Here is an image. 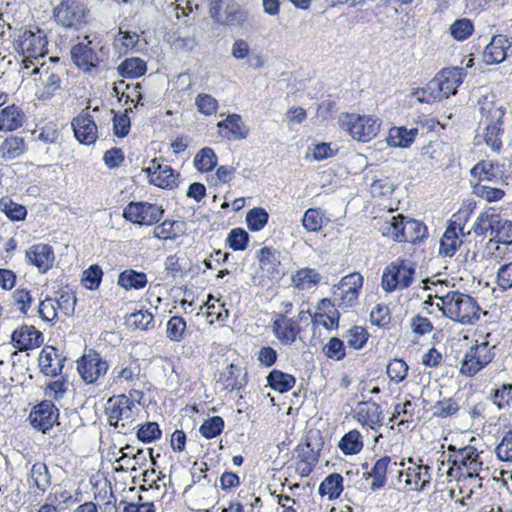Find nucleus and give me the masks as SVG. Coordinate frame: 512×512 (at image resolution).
<instances>
[{"mask_svg": "<svg viewBox=\"0 0 512 512\" xmlns=\"http://www.w3.org/2000/svg\"><path fill=\"white\" fill-rule=\"evenodd\" d=\"M23 113L15 106L10 105L0 112V131L8 132L19 128L23 123Z\"/></svg>", "mask_w": 512, "mask_h": 512, "instance_id": "30", "label": "nucleus"}, {"mask_svg": "<svg viewBox=\"0 0 512 512\" xmlns=\"http://www.w3.org/2000/svg\"><path fill=\"white\" fill-rule=\"evenodd\" d=\"M409 367L402 359L391 360L386 368L387 375L391 381L402 382L408 374Z\"/></svg>", "mask_w": 512, "mask_h": 512, "instance_id": "55", "label": "nucleus"}, {"mask_svg": "<svg viewBox=\"0 0 512 512\" xmlns=\"http://www.w3.org/2000/svg\"><path fill=\"white\" fill-rule=\"evenodd\" d=\"M267 381L273 390L280 393L291 390L296 383L293 375L284 373L280 370H272L267 376Z\"/></svg>", "mask_w": 512, "mask_h": 512, "instance_id": "36", "label": "nucleus"}, {"mask_svg": "<svg viewBox=\"0 0 512 512\" xmlns=\"http://www.w3.org/2000/svg\"><path fill=\"white\" fill-rule=\"evenodd\" d=\"M146 63L139 57L125 59L119 66L118 72L123 77L137 78L145 74Z\"/></svg>", "mask_w": 512, "mask_h": 512, "instance_id": "39", "label": "nucleus"}, {"mask_svg": "<svg viewBox=\"0 0 512 512\" xmlns=\"http://www.w3.org/2000/svg\"><path fill=\"white\" fill-rule=\"evenodd\" d=\"M58 419V409L51 402H42L30 414L31 424L43 432L50 429Z\"/></svg>", "mask_w": 512, "mask_h": 512, "instance_id": "22", "label": "nucleus"}, {"mask_svg": "<svg viewBox=\"0 0 512 512\" xmlns=\"http://www.w3.org/2000/svg\"><path fill=\"white\" fill-rule=\"evenodd\" d=\"M139 41V35L135 32H123L119 31L118 35L114 40V46L119 53H127L128 50L136 46Z\"/></svg>", "mask_w": 512, "mask_h": 512, "instance_id": "57", "label": "nucleus"}, {"mask_svg": "<svg viewBox=\"0 0 512 512\" xmlns=\"http://www.w3.org/2000/svg\"><path fill=\"white\" fill-rule=\"evenodd\" d=\"M217 126L220 129L227 130V133L224 136L229 140L245 139L249 134V129L243 123L241 116L238 114L228 115L226 119L218 122Z\"/></svg>", "mask_w": 512, "mask_h": 512, "instance_id": "27", "label": "nucleus"}, {"mask_svg": "<svg viewBox=\"0 0 512 512\" xmlns=\"http://www.w3.org/2000/svg\"><path fill=\"white\" fill-rule=\"evenodd\" d=\"M495 453L500 461H512V431L504 435L496 446Z\"/></svg>", "mask_w": 512, "mask_h": 512, "instance_id": "64", "label": "nucleus"}, {"mask_svg": "<svg viewBox=\"0 0 512 512\" xmlns=\"http://www.w3.org/2000/svg\"><path fill=\"white\" fill-rule=\"evenodd\" d=\"M27 262L40 273L47 272L54 263L55 255L51 246L43 243L30 246L25 253Z\"/></svg>", "mask_w": 512, "mask_h": 512, "instance_id": "16", "label": "nucleus"}, {"mask_svg": "<svg viewBox=\"0 0 512 512\" xmlns=\"http://www.w3.org/2000/svg\"><path fill=\"white\" fill-rule=\"evenodd\" d=\"M433 415L439 418H446L456 414L459 410L458 403L452 398L438 401L433 407Z\"/></svg>", "mask_w": 512, "mask_h": 512, "instance_id": "61", "label": "nucleus"}, {"mask_svg": "<svg viewBox=\"0 0 512 512\" xmlns=\"http://www.w3.org/2000/svg\"><path fill=\"white\" fill-rule=\"evenodd\" d=\"M11 340L19 351H27L39 347L43 343V335L34 326L22 325L13 331Z\"/></svg>", "mask_w": 512, "mask_h": 512, "instance_id": "17", "label": "nucleus"}, {"mask_svg": "<svg viewBox=\"0 0 512 512\" xmlns=\"http://www.w3.org/2000/svg\"><path fill=\"white\" fill-rule=\"evenodd\" d=\"M257 257L261 269L267 272L270 277L277 278L281 275L279 270V253L276 250L269 247H263L259 250Z\"/></svg>", "mask_w": 512, "mask_h": 512, "instance_id": "29", "label": "nucleus"}, {"mask_svg": "<svg viewBox=\"0 0 512 512\" xmlns=\"http://www.w3.org/2000/svg\"><path fill=\"white\" fill-rule=\"evenodd\" d=\"M31 478L33 479L36 487L41 491H45L50 485V475L48 468L44 463L37 462L33 464L31 468Z\"/></svg>", "mask_w": 512, "mask_h": 512, "instance_id": "56", "label": "nucleus"}, {"mask_svg": "<svg viewBox=\"0 0 512 512\" xmlns=\"http://www.w3.org/2000/svg\"><path fill=\"white\" fill-rule=\"evenodd\" d=\"M269 215L262 208L251 209L246 216V223L250 230L259 231L268 222Z\"/></svg>", "mask_w": 512, "mask_h": 512, "instance_id": "59", "label": "nucleus"}, {"mask_svg": "<svg viewBox=\"0 0 512 512\" xmlns=\"http://www.w3.org/2000/svg\"><path fill=\"white\" fill-rule=\"evenodd\" d=\"M419 134L417 127L407 128L404 126L392 127L389 130L387 143L391 147L408 148Z\"/></svg>", "mask_w": 512, "mask_h": 512, "instance_id": "28", "label": "nucleus"}, {"mask_svg": "<svg viewBox=\"0 0 512 512\" xmlns=\"http://www.w3.org/2000/svg\"><path fill=\"white\" fill-rule=\"evenodd\" d=\"M185 330V320L180 316H173L167 322L166 336L170 341L180 342L183 340Z\"/></svg>", "mask_w": 512, "mask_h": 512, "instance_id": "52", "label": "nucleus"}, {"mask_svg": "<svg viewBox=\"0 0 512 512\" xmlns=\"http://www.w3.org/2000/svg\"><path fill=\"white\" fill-rule=\"evenodd\" d=\"M241 369L234 364H230L220 375V383L224 389L233 391L243 386V378L240 377Z\"/></svg>", "mask_w": 512, "mask_h": 512, "instance_id": "41", "label": "nucleus"}, {"mask_svg": "<svg viewBox=\"0 0 512 512\" xmlns=\"http://www.w3.org/2000/svg\"><path fill=\"white\" fill-rule=\"evenodd\" d=\"M126 325L130 329L148 330L153 326V315L147 310H139L126 317Z\"/></svg>", "mask_w": 512, "mask_h": 512, "instance_id": "43", "label": "nucleus"}, {"mask_svg": "<svg viewBox=\"0 0 512 512\" xmlns=\"http://www.w3.org/2000/svg\"><path fill=\"white\" fill-rule=\"evenodd\" d=\"M464 75L462 67L445 68L426 87L417 89L413 94L420 102L441 101L456 93Z\"/></svg>", "mask_w": 512, "mask_h": 512, "instance_id": "2", "label": "nucleus"}, {"mask_svg": "<svg viewBox=\"0 0 512 512\" xmlns=\"http://www.w3.org/2000/svg\"><path fill=\"white\" fill-rule=\"evenodd\" d=\"M25 143L23 138L9 137L0 146V156L5 160H12L23 154Z\"/></svg>", "mask_w": 512, "mask_h": 512, "instance_id": "40", "label": "nucleus"}, {"mask_svg": "<svg viewBox=\"0 0 512 512\" xmlns=\"http://www.w3.org/2000/svg\"><path fill=\"white\" fill-rule=\"evenodd\" d=\"M321 496H328V498L336 499L343 491V477L338 473L328 475L320 484L318 488Z\"/></svg>", "mask_w": 512, "mask_h": 512, "instance_id": "34", "label": "nucleus"}, {"mask_svg": "<svg viewBox=\"0 0 512 512\" xmlns=\"http://www.w3.org/2000/svg\"><path fill=\"white\" fill-rule=\"evenodd\" d=\"M499 214L495 213L493 208L482 212L476 219L472 230L477 236H486L490 233L493 234L494 227L499 223Z\"/></svg>", "mask_w": 512, "mask_h": 512, "instance_id": "31", "label": "nucleus"}, {"mask_svg": "<svg viewBox=\"0 0 512 512\" xmlns=\"http://www.w3.org/2000/svg\"><path fill=\"white\" fill-rule=\"evenodd\" d=\"M340 120L350 136L361 142L372 140L380 128L379 120L372 116L345 113L341 115Z\"/></svg>", "mask_w": 512, "mask_h": 512, "instance_id": "8", "label": "nucleus"}, {"mask_svg": "<svg viewBox=\"0 0 512 512\" xmlns=\"http://www.w3.org/2000/svg\"><path fill=\"white\" fill-rule=\"evenodd\" d=\"M163 213L164 210L161 206L148 202H130L123 209V217L127 221L146 226L158 223Z\"/></svg>", "mask_w": 512, "mask_h": 512, "instance_id": "11", "label": "nucleus"}, {"mask_svg": "<svg viewBox=\"0 0 512 512\" xmlns=\"http://www.w3.org/2000/svg\"><path fill=\"white\" fill-rule=\"evenodd\" d=\"M86 42H80L71 48L70 54L74 64L84 72H90L99 64V57L90 46L92 41L85 36Z\"/></svg>", "mask_w": 512, "mask_h": 512, "instance_id": "15", "label": "nucleus"}, {"mask_svg": "<svg viewBox=\"0 0 512 512\" xmlns=\"http://www.w3.org/2000/svg\"><path fill=\"white\" fill-rule=\"evenodd\" d=\"M471 176L482 181H492L497 177L495 166L490 161L478 162L470 171Z\"/></svg>", "mask_w": 512, "mask_h": 512, "instance_id": "53", "label": "nucleus"}, {"mask_svg": "<svg viewBox=\"0 0 512 512\" xmlns=\"http://www.w3.org/2000/svg\"><path fill=\"white\" fill-rule=\"evenodd\" d=\"M0 209L12 221L24 220L27 214L25 206L14 202L9 197L0 199Z\"/></svg>", "mask_w": 512, "mask_h": 512, "instance_id": "44", "label": "nucleus"}, {"mask_svg": "<svg viewBox=\"0 0 512 512\" xmlns=\"http://www.w3.org/2000/svg\"><path fill=\"white\" fill-rule=\"evenodd\" d=\"M47 40L45 34L37 30H25L17 41L19 52L23 55V72L39 65L40 58L46 53Z\"/></svg>", "mask_w": 512, "mask_h": 512, "instance_id": "4", "label": "nucleus"}, {"mask_svg": "<svg viewBox=\"0 0 512 512\" xmlns=\"http://www.w3.org/2000/svg\"><path fill=\"white\" fill-rule=\"evenodd\" d=\"M144 172L147 173L149 182L157 187L173 189L177 186L178 175L169 165L162 164L157 159H153Z\"/></svg>", "mask_w": 512, "mask_h": 512, "instance_id": "14", "label": "nucleus"}, {"mask_svg": "<svg viewBox=\"0 0 512 512\" xmlns=\"http://www.w3.org/2000/svg\"><path fill=\"white\" fill-rule=\"evenodd\" d=\"M484 129V141L487 144V146H489L493 151H499L502 147V125L484 126Z\"/></svg>", "mask_w": 512, "mask_h": 512, "instance_id": "60", "label": "nucleus"}, {"mask_svg": "<svg viewBox=\"0 0 512 512\" xmlns=\"http://www.w3.org/2000/svg\"><path fill=\"white\" fill-rule=\"evenodd\" d=\"M339 448L345 455H354L363 448V441L360 432L356 429L350 430L339 441Z\"/></svg>", "mask_w": 512, "mask_h": 512, "instance_id": "38", "label": "nucleus"}, {"mask_svg": "<svg viewBox=\"0 0 512 512\" xmlns=\"http://www.w3.org/2000/svg\"><path fill=\"white\" fill-rule=\"evenodd\" d=\"M148 283L147 275L133 269H126L119 274L118 285L125 290L142 289Z\"/></svg>", "mask_w": 512, "mask_h": 512, "instance_id": "32", "label": "nucleus"}, {"mask_svg": "<svg viewBox=\"0 0 512 512\" xmlns=\"http://www.w3.org/2000/svg\"><path fill=\"white\" fill-rule=\"evenodd\" d=\"M390 463L389 457H383L376 461L372 470L370 472L364 473V477L366 479L372 478V482L370 485L371 490L375 491L382 487H384L386 483V474L388 470V465Z\"/></svg>", "mask_w": 512, "mask_h": 512, "instance_id": "33", "label": "nucleus"}, {"mask_svg": "<svg viewBox=\"0 0 512 512\" xmlns=\"http://www.w3.org/2000/svg\"><path fill=\"white\" fill-rule=\"evenodd\" d=\"M358 297L359 293L334 286L333 301L340 308L354 307L358 303Z\"/></svg>", "mask_w": 512, "mask_h": 512, "instance_id": "54", "label": "nucleus"}, {"mask_svg": "<svg viewBox=\"0 0 512 512\" xmlns=\"http://www.w3.org/2000/svg\"><path fill=\"white\" fill-rule=\"evenodd\" d=\"M194 165L201 172L211 171L217 165V156L213 149L202 148L195 156Z\"/></svg>", "mask_w": 512, "mask_h": 512, "instance_id": "45", "label": "nucleus"}, {"mask_svg": "<svg viewBox=\"0 0 512 512\" xmlns=\"http://www.w3.org/2000/svg\"><path fill=\"white\" fill-rule=\"evenodd\" d=\"M487 341L476 343L465 353L461 361V374L465 376H473L485 366H487L493 359L494 353Z\"/></svg>", "mask_w": 512, "mask_h": 512, "instance_id": "9", "label": "nucleus"}, {"mask_svg": "<svg viewBox=\"0 0 512 512\" xmlns=\"http://www.w3.org/2000/svg\"><path fill=\"white\" fill-rule=\"evenodd\" d=\"M72 128L77 140L86 145L93 144L97 139V126L91 115L81 113L72 120Z\"/></svg>", "mask_w": 512, "mask_h": 512, "instance_id": "20", "label": "nucleus"}, {"mask_svg": "<svg viewBox=\"0 0 512 512\" xmlns=\"http://www.w3.org/2000/svg\"><path fill=\"white\" fill-rule=\"evenodd\" d=\"M439 310L448 319L462 325H473L479 318L481 308L470 295L458 290L449 291L444 295L435 294Z\"/></svg>", "mask_w": 512, "mask_h": 512, "instance_id": "1", "label": "nucleus"}, {"mask_svg": "<svg viewBox=\"0 0 512 512\" xmlns=\"http://www.w3.org/2000/svg\"><path fill=\"white\" fill-rule=\"evenodd\" d=\"M139 368L138 367H125L122 368L114 378L115 383H126L129 388L130 396L135 394L139 395L140 391L136 389V384L139 382Z\"/></svg>", "mask_w": 512, "mask_h": 512, "instance_id": "42", "label": "nucleus"}, {"mask_svg": "<svg viewBox=\"0 0 512 512\" xmlns=\"http://www.w3.org/2000/svg\"><path fill=\"white\" fill-rule=\"evenodd\" d=\"M415 274L414 265L407 260L391 262L383 271L382 288L386 292L409 287Z\"/></svg>", "mask_w": 512, "mask_h": 512, "instance_id": "7", "label": "nucleus"}, {"mask_svg": "<svg viewBox=\"0 0 512 512\" xmlns=\"http://www.w3.org/2000/svg\"><path fill=\"white\" fill-rule=\"evenodd\" d=\"M320 274L311 268H302L293 276L292 281L296 288L300 290H308L316 286L320 281Z\"/></svg>", "mask_w": 512, "mask_h": 512, "instance_id": "37", "label": "nucleus"}, {"mask_svg": "<svg viewBox=\"0 0 512 512\" xmlns=\"http://www.w3.org/2000/svg\"><path fill=\"white\" fill-rule=\"evenodd\" d=\"M324 214L318 208H309L304 213L302 225L308 232H318L322 229Z\"/></svg>", "mask_w": 512, "mask_h": 512, "instance_id": "48", "label": "nucleus"}, {"mask_svg": "<svg viewBox=\"0 0 512 512\" xmlns=\"http://www.w3.org/2000/svg\"><path fill=\"white\" fill-rule=\"evenodd\" d=\"M211 17L222 25H239L246 19V11L234 0H210Z\"/></svg>", "mask_w": 512, "mask_h": 512, "instance_id": "10", "label": "nucleus"}, {"mask_svg": "<svg viewBox=\"0 0 512 512\" xmlns=\"http://www.w3.org/2000/svg\"><path fill=\"white\" fill-rule=\"evenodd\" d=\"M480 105V125H502L503 117L505 115V108L496 102L489 101L487 97L479 100Z\"/></svg>", "mask_w": 512, "mask_h": 512, "instance_id": "25", "label": "nucleus"}, {"mask_svg": "<svg viewBox=\"0 0 512 512\" xmlns=\"http://www.w3.org/2000/svg\"><path fill=\"white\" fill-rule=\"evenodd\" d=\"M402 220V214L394 215L392 211H387L384 215L374 219V227L384 237L400 242Z\"/></svg>", "mask_w": 512, "mask_h": 512, "instance_id": "23", "label": "nucleus"}, {"mask_svg": "<svg viewBox=\"0 0 512 512\" xmlns=\"http://www.w3.org/2000/svg\"><path fill=\"white\" fill-rule=\"evenodd\" d=\"M355 419L363 426L375 430L382 425L383 413L380 406L375 402H361L354 411Z\"/></svg>", "mask_w": 512, "mask_h": 512, "instance_id": "21", "label": "nucleus"}, {"mask_svg": "<svg viewBox=\"0 0 512 512\" xmlns=\"http://www.w3.org/2000/svg\"><path fill=\"white\" fill-rule=\"evenodd\" d=\"M62 72L63 69L57 65L50 66L42 62L39 65H35L31 70L23 72V76L39 75V79H34L41 83L36 91V95L40 100H47L60 89Z\"/></svg>", "mask_w": 512, "mask_h": 512, "instance_id": "6", "label": "nucleus"}, {"mask_svg": "<svg viewBox=\"0 0 512 512\" xmlns=\"http://www.w3.org/2000/svg\"><path fill=\"white\" fill-rule=\"evenodd\" d=\"M249 240L248 233L241 228H234L230 231L227 237V244L235 251H242L246 249Z\"/></svg>", "mask_w": 512, "mask_h": 512, "instance_id": "63", "label": "nucleus"}, {"mask_svg": "<svg viewBox=\"0 0 512 512\" xmlns=\"http://www.w3.org/2000/svg\"><path fill=\"white\" fill-rule=\"evenodd\" d=\"M301 328L295 318H288L285 315H279L272 324L274 336L283 344L291 345L296 341Z\"/></svg>", "mask_w": 512, "mask_h": 512, "instance_id": "18", "label": "nucleus"}, {"mask_svg": "<svg viewBox=\"0 0 512 512\" xmlns=\"http://www.w3.org/2000/svg\"><path fill=\"white\" fill-rule=\"evenodd\" d=\"M400 242L416 243L427 237L428 231L424 223L403 216Z\"/></svg>", "mask_w": 512, "mask_h": 512, "instance_id": "26", "label": "nucleus"}, {"mask_svg": "<svg viewBox=\"0 0 512 512\" xmlns=\"http://www.w3.org/2000/svg\"><path fill=\"white\" fill-rule=\"evenodd\" d=\"M512 46V38L505 35L493 36L483 52V61L488 64H499L507 58V51Z\"/></svg>", "mask_w": 512, "mask_h": 512, "instance_id": "19", "label": "nucleus"}, {"mask_svg": "<svg viewBox=\"0 0 512 512\" xmlns=\"http://www.w3.org/2000/svg\"><path fill=\"white\" fill-rule=\"evenodd\" d=\"M89 9L79 0H62L53 9L56 23L65 29L79 30L87 23Z\"/></svg>", "mask_w": 512, "mask_h": 512, "instance_id": "5", "label": "nucleus"}, {"mask_svg": "<svg viewBox=\"0 0 512 512\" xmlns=\"http://www.w3.org/2000/svg\"><path fill=\"white\" fill-rule=\"evenodd\" d=\"M368 338V332L361 326L351 327L345 335L348 346L356 350L363 348L367 343Z\"/></svg>", "mask_w": 512, "mask_h": 512, "instance_id": "51", "label": "nucleus"}, {"mask_svg": "<svg viewBox=\"0 0 512 512\" xmlns=\"http://www.w3.org/2000/svg\"><path fill=\"white\" fill-rule=\"evenodd\" d=\"M449 30L456 41H464L472 35L474 24L468 18H459L451 24Z\"/></svg>", "mask_w": 512, "mask_h": 512, "instance_id": "46", "label": "nucleus"}, {"mask_svg": "<svg viewBox=\"0 0 512 512\" xmlns=\"http://www.w3.org/2000/svg\"><path fill=\"white\" fill-rule=\"evenodd\" d=\"M119 452L121 456L116 461L121 463L122 467H135V464L139 463V460L146 459V455L142 449H135V447L131 445H126L121 448Z\"/></svg>", "mask_w": 512, "mask_h": 512, "instance_id": "49", "label": "nucleus"}, {"mask_svg": "<svg viewBox=\"0 0 512 512\" xmlns=\"http://www.w3.org/2000/svg\"><path fill=\"white\" fill-rule=\"evenodd\" d=\"M407 464L406 469L398 470L399 479L405 476L407 486L415 491H423L430 484V467L422 464V460L416 462L412 458H408Z\"/></svg>", "mask_w": 512, "mask_h": 512, "instance_id": "13", "label": "nucleus"}, {"mask_svg": "<svg viewBox=\"0 0 512 512\" xmlns=\"http://www.w3.org/2000/svg\"><path fill=\"white\" fill-rule=\"evenodd\" d=\"M64 361L65 358L59 355L57 350L51 346L43 348L38 359L41 371L51 377L61 374Z\"/></svg>", "mask_w": 512, "mask_h": 512, "instance_id": "24", "label": "nucleus"}, {"mask_svg": "<svg viewBox=\"0 0 512 512\" xmlns=\"http://www.w3.org/2000/svg\"><path fill=\"white\" fill-rule=\"evenodd\" d=\"M107 404L109 424L121 434L131 431L139 412L137 405L124 394L110 398Z\"/></svg>", "mask_w": 512, "mask_h": 512, "instance_id": "3", "label": "nucleus"}, {"mask_svg": "<svg viewBox=\"0 0 512 512\" xmlns=\"http://www.w3.org/2000/svg\"><path fill=\"white\" fill-rule=\"evenodd\" d=\"M224 428V421L220 416L211 417L203 422L199 431L207 439L218 436Z\"/></svg>", "mask_w": 512, "mask_h": 512, "instance_id": "58", "label": "nucleus"}, {"mask_svg": "<svg viewBox=\"0 0 512 512\" xmlns=\"http://www.w3.org/2000/svg\"><path fill=\"white\" fill-rule=\"evenodd\" d=\"M461 243L462 240L456 232V227L450 225L441 238L439 253L446 257H452L460 247Z\"/></svg>", "mask_w": 512, "mask_h": 512, "instance_id": "35", "label": "nucleus"}, {"mask_svg": "<svg viewBox=\"0 0 512 512\" xmlns=\"http://www.w3.org/2000/svg\"><path fill=\"white\" fill-rule=\"evenodd\" d=\"M182 223L165 220L153 230V237L161 240L175 239L180 233Z\"/></svg>", "mask_w": 512, "mask_h": 512, "instance_id": "50", "label": "nucleus"}, {"mask_svg": "<svg viewBox=\"0 0 512 512\" xmlns=\"http://www.w3.org/2000/svg\"><path fill=\"white\" fill-rule=\"evenodd\" d=\"M490 241H495L501 244L512 243V222L509 220H502L499 216V223L494 227L493 234L490 237Z\"/></svg>", "mask_w": 512, "mask_h": 512, "instance_id": "47", "label": "nucleus"}, {"mask_svg": "<svg viewBox=\"0 0 512 512\" xmlns=\"http://www.w3.org/2000/svg\"><path fill=\"white\" fill-rule=\"evenodd\" d=\"M473 193L487 202L499 201L505 195V192L500 188H493L480 183L473 187Z\"/></svg>", "mask_w": 512, "mask_h": 512, "instance_id": "62", "label": "nucleus"}, {"mask_svg": "<svg viewBox=\"0 0 512 512\" xmlns=\"http://www.w3.org/2000/svg\"><path fill=\"white\" fill-rule=\"evenodd\" d=\"M108 362L96 351H89L77 360V370L86 384H94L107 373Z\"/></svg>", "mask_w": 512, "mask_h": 512, "instance_id": "12", "label": "nucleus"}]
</instances>
